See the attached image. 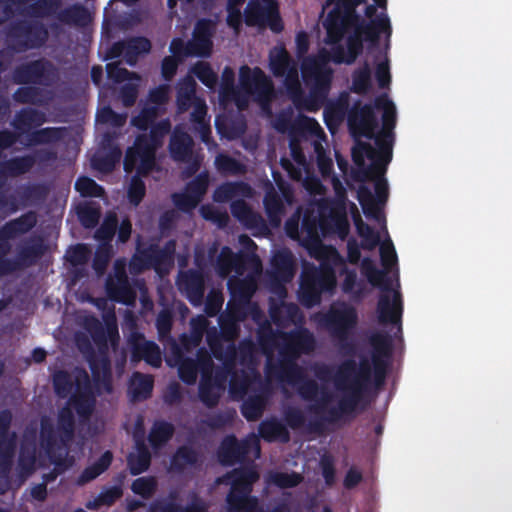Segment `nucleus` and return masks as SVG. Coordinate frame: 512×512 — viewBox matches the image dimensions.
<instances>
[{"label": "nucleus", "mask_w": 512, "mask_h": 512, "mask_svg": "<svg viewBox=\"0 0 512 512\" xmlns=\"http://www.w3.org/2000/svg\"><path fill=\"white\" fill-rule=\"evenodd\" d=\"M125 40V62L130 66L136 64L140 55L149 53L151 50V42L146 37L136 36Z\"/></svg>", "instance_id": "obj_57"}, {"label": "nucleus", "mask_w": 512, "mask_h": 512, "mask_svg": "<svg viewBox=\"0 0 512 512\" xmlns=\"http://www.w3.org/2000/svg\"><path fill=\"white\" fill-rule=\"evenodd\" d=\"M113 461V453L106 450L93 464L87 466L79 475L77 484L84 485L96 479L109 469Z\"/></svg>", "instance_id": "obj_48"}, {"label": "nucleus", "mask_w": 512, "mask_h": 512, "mask_svg": "<svg viewBox=\"0 0 512 512\" xmlns=\"http://www.w3.org/2000/svg\"><path fill=\"white\" fill-rule=\"evenodd\" d=\"M75 190L79 192L82 197H103L105 189L99 185L94 179L88 176H80L75 181Z\"/></svg>", "instance_id": "obj_64"}, {"label": "nucleus", "mask_w": 512, "mask_h": 512, "mask_svg": "<svg viewBox=\"0 0 512 512\" xmlns=\"http://www.w3.org/2000/svg\"><path fill=\"white\" fill-rule=\"evenodd\" d=\"M96 406V397L88 374L84 371L82 378H77L75 391L68 402L58 411L56 426H42L40 437L45 453L52 458L62 460L68 455L70 445L75 437L76 421L73 410L83 423L92 416Z\"/></svg>", "instance_id": "obj_1"}, {"label": "nucleus", "mask_w": 512, "mask_h": 512, "mask_svg": "<svg viewBox=\"0 0 512 512\" xmlns=\"http://www.w3.org/2000/svg\"><path fill=\"white\" fill-rule=\"evenodd\" d=\"M131 359L133 361L144 360L153 367H159L162 361L159 346L153 341L146 340L132 342Z\"/></svg>", "instance_id": "obj_31"}, {"label": "nucleus", "mask_w": 512, "mask_h": 512, "mask_svg": "<svg viewBox=\"0 0 512 512\" xmlns=\"http://www.w3.org/2000/svg\"><path fill=\"white\" fill-rule=\"evenodd\" d=\"M15 131L25 137V146L32 147V106H27L17 112L11 122Z\"/></svg>", "instance_id": "obj_55"}, {"label": "nucleus", "mask_w": 512, "mask_h": 512, "mask_svg": "<svg viewBox=\"0 0 512 512\" xmlns=\"http://www.w3.org/2000/svg\"><path fill=\"white\" fill-rule=\"evenodd\" d=\"M269 67L275 77H284V85L290 93L300 91L298 64L285 47H275L270 51Z\"/></svg>", "instance_id": "obj_14"}, {"label": "nucleus", "mask_w": 512, "mask_h": 512, "mask_svg": "<svg viewBox=\"0 0 512 512\" xmlns=\"http://www.w3.org/2000/svg\"><path fill=\"white\" fill-rule=\"evenodd\" d=\"M321 324L329 331L331 336L338 341L340 349L346 354H352L355 350L350 337L358 323V313L354 306L342 302L331 305L320 320Z\"/></svg>", "instance_id": "obj_9"}, {"label": "nucleus", "mask_w": 512, "mask_h": 512, "mask_svg": "<svg viewBox=\"0 0 512 512\" xmlns=\"http://www.w3.org/2000/svg\"><path fill=\"white\" fill-rule=\"evenodd\" d=\"M123 496V488L120 486H105L92 500L86 502L88 510H98L102 506L110 507Z\"/></svg>", "instance_id": "obj_51"}, {"label": "nucleus", "mask_w": 512, "mask_h": 512, "mask_svg": "<svg viewBox=\"0 0 512 512\" xmlns=\"http://www.w3.org/2000/svg\"><path fill=\"white\" fill-rule=\"evenodd\" d=\"M231 488L226 497L228 512H264L259 499L252 496L253 484L258 480L256 470L237 468L230 473Z\"/></svg>", "instance_id": "obj_8"}, {"label": "nucleus", "mask_w": 512, "mask_h": 512, "mask_svg": "<svg viewBox=\"0 0 512 512\" xmlns=\"http://www.w3.org/2000/svg\"><path fill=\"white\" fill-rule=\"evenodd\" d=\"M199 453L188 445L179 446L170 460V470L182 473L187 466H195L199 462Z\"/></svg>", "instance_id": "obj_45"}, {"label": "nucleus", "mask_w": 512, "mask_h": 512, "mask_svg": "<svg viewBox=\"0 0 512 512\" xmlns=\"http://www.w3.org/2000/svg\"><path fill=\"white\" fill-rule=\"evenodd\" d=\"M134 170L136 171V174L132 176L130 180L127 196L132 205L138 206L146 194V186L141 177L148 176L151 171H147L146 173L142 172L140 160L136 161V167Z\"/></svg>", "instance_id": "obj_49"}, {"label": "nucleus", "mask_w": 512, "mask_h": 512, "mask_svg": "<svg viewBox=\"0 0 512 512\" xmlns=\"http://www.w3.org/2000/svg\"><path fill=\"white\" fill-rule=\"evenodd\" d=\"M272 276L278 281L289 282L294 276V261L289 250L277 251L272 260Z\"/></svg>", "instance_id": "obj_35"}, {"label": "nucleus", "mask_w": 512, "mask_h": 512, "mask_svg": "<svg viewBox=\"0 0 512 512\" xmlns=\"http://www.w3.org/2000/svg\"><path fill=\"white\" fill-rule=\"evenodd\" d=\"M206 341L211 350L212 355L217 360L222 361L225 365H228L235 361L237 352L234 344H229L227 347H224L218 335H212L210 333L207 334Z\"/></svg>", "instance_id": "obj_54"}, {"label": "nucleus", "mask_w": 512, "mask_h": 512, "mask_svg": "<svg viewBox=\"0 0 512 512\" xmlns=\"http://www.w3.org/2000/svg\"><path fill=\"white\" fill-rule=\"evenodd\" d=\"M32 169V154L24 157H14L0 163V188L4 186L7 177L20 176Z\"/></svg>", "instance_id": "obj_38"}, {"label": "nucleus", "mask_w": 512, "mask_h": 512, "mask_svg": "<svg viewBox=\"0 0 512 512\" xmlns=\"http://www.w3.org/2000/svg\"><path fill=\"white\" fill-rule=\"evenodd\" d=\"M239 82L242 89L260 101H268L272 92L273 85L266 74L258 67L251 69L248 66H242L239 73Z\"/></svg>", "instance_id": "obj_18"}, {"label": "nucleus", "mask_w": 512, "mask_h": 512, "mask_svg": "<svg viewBox=\"0 0 512 512\" xmlns=\"http://www.w3.org/2000/svg\"><path fill=\"white\" fill-rule=\"evenodd\" d=\"M336 276L325 274L316 266L305 265L300 276L299 300L307 308L321 303L324 293H332L336 287Z\"/></svg>", "instance_id": "obj_10"}, {"label": "nucleus", "mask_w": 512, "mask_h": 512, "mask_svg": "<svg viewBox=\"0 0 512 512\" xmlns=\"http://www.w3.org/2000/svg\"><path fill=\"white\" fill-rule=\"evenodd\" d=\"M168 150L175 161H189L194 154V140L183 127L177 125L170 136Z\"/></svg>", "instance_id": "obj_24"}, {"label": "nucleus", "mask_w": 512, "mask_h": 512, "mask_svg": "<svg viewBox=\"0 0 512 512\" xmlns=\"http://www.w3.org/2000/svg\"><path fill=\"white\" fill-rule=\"evenodd\" d=\"M59 80V70L45 59L34 60V85L53 86Z\"/></svg>", "instance_id": "obj_44"}, {"label": "nucleus", "mask_w": 512, "mask_h": 512, "mask_svg": "<svg viewBox=\"0 0 512 512\" xmlns=\"http://www.w3.org/2000/svg\"><path fill=\"white\" fill-rule=\"evenodd\" d=\"M11 413L0 412V477H7L12 469L16 451V436L10 433Z\"/></svg>", "instance_id": "obj_19"}, {"label": "nucleus", "mask_w": 512, "mask_h": 512, "mask_svg": "<svg viewBox=\"0 0 512 512\" xmlns=\"http://www.w3.org/2000/svg\"><path fill=\"white\" fill-rule=\"evenodd\" d=\"M230 211L234 218L244 224L247 228H258L264 226L262 216L254 212L249 204L243 199H237L231 202Z\"/></svg>", "instance_id": "obj_37"}, {"label": "nucleus", "mask_w": 512, "mask_h": 512, "mask_svg": "<svg viewBox=\"0 0 512 512\" xmlns=\"http://www.w3.org/2000/svg\"><path fill=\"white\" fill-rule=\"evenodd\" d=\"M356 167H357V173H356L357 179H359L361 181L374 180V189H375V193H376L375 200L378 201V203L384 205L387 202L388 196H389L388 183L384 177L386 173L380 174L379 171L373 170V171L369 172L368 174H364L362 171L365 168L371 167V164L367 165L365 163L364 167H360V166H356Z\"/></svg>", "instance_id": "obj_43"}, {"label": "nucleus", "mask_w": 512, "mask_h": 512, "mask_svg": "<svg viewBox=\"0 0 512 512\" xmlns=\"http://www.w3.org/2000/svg\"><path fill=\"white\" fill-rule=\"evenodd\" d=\"M374 107L383 110L382 129L378 133L375 132L374 137L376 148L369 142L356 139L351 151L355 166L364 167L365 158L371 161V167L362 171L364 174L373 170L379 171L380 174L386 173L393 157L394 128L397 120L395 105L387 95H380L375 98Z\"/></svg>", "instance_id": "obj_3"}, {"label": "nucleus", "mask_w": 512, "mask_h": 512, "mask_svg": "<svg viewBox=\"0 0 512 512\" xmlns=\"http://www.w3.org/2000/svg\"><path fill=\"white\" fill-rule=\"evenodd\" d=\"M171 501L168 502H157L151 505V512H207V503L200 498L196 493L191 496V501L186 505L182 506L177 504L173 500L177 498L175 492L169 494Z\"/></svg>", "instance_id": "obj_30"}, {"label": "nucleus", "mask_w": 512, "mask_h": 512, "mask_svg": "<svg viewBox=\"0 0 512 512\" xmlns=\"http://www.w3.org/2000/svg\"><path fill=\"white\" fill-rule=\"evenodd\" d=\"M332 76L333 72L329 68L310 81L312 85L305 102L308 111H316L324 104L331 88Z\"/></svg>", "instance_id": "obj_25"}, {"label": "nucleus", "mask_w": 512, "mask_h": 512, "mask_svg": "<svg viewBox=\"0 0 512 512\" xmlns=\"http://www.w3.org/2000/svg\"><path fill=\"white\" fill-rule=\"evenodd\" d=\"M210 184V176L208 171H202L192 180L186 183L184 190L193 196L197 201L201 202L207 193Z\"/></svg>", "instance_id": "obj_63"}, {"label": "nucleus", "mask_w": 512, "mask_h": 512, "mask_svg": "<svg viewBox=\"0 0 512 512\" xmlns=\"http://www.w3.org/2000/svg\"><path fill=\"white\" fill-rule=\"evenodd\" d=\"M214 164L222 175H241L246 172V166L242 162L226 153H219Z\"/></svg>", "instance_id": "obj_62"}, {"label": "nucleus", "mask_w": 512, "mask_h": 512, "mask_svg": "<svg viewBox=\"0 0 512 512\" xmlns=\"http://www.w3.org/2000/svg\"><path fill=\"white\" fill-rule=\"evenodd\" d=\"M354 29L356 34L361 38L364 36L365 39L370 41L373 46L378 45L381 33H385L387 38H390L392 34L390 20L385 14L377 16L370 21H365L359 18V22L354 25Z\"/></svg>", "instance_id": "obj_23"}, {"label": "nucleus", "mask_w": 512, "mask_h": 512, "mask_svg": "<svg viewBox=\"0 0 512 512\" xmlns=\"http://www.w3.org/2000/svg\"><path fill=\"white\" fill-rule=\"evenodd\" d=\"M284 425L276 417L263 420L258 427L259 436L266 442L272 443L277 440L287 443L290 440V433L287 429H301L306 422L304 413L298 407H289L284 411Z\"/></svg>", "instance_id": "obj_12"}, {"label": "nucleus", "mask_w": 512, "mask_h": 512, "mask_svg": "<svg viewBox=\"0 0 512 512\" xmlns=\"http://www.w3.org/2000/svg\"><path fill=\"white\" fill-rule=\"evenodd\" d=\"M139 254L138 260L145 268H158L162 265H167L168 262L162 253V249L155 243L148 245L145 248H137Z\"/></svg>", "instance_id": "obj_60"}, {"label": "nucleus", "mask_w": 512, "mask_h": 512, "mask_svg": "<svg viewBox=\"0 0 512 512\" xmlns=\"http://www.w3.org/2000/svg\"><path fill=\"white\" fill-rule=\"evenodd\" d=\"M357 22H359L358 14H352L335 3L323 21V27L326 30L325 43L329 45L340 43Z\"/></svg>", "instance_id": "obj_15"}, {"label": "nucleus", "mask_w": 512, "mask_h": 512, "mask_svg": "<svg viewBox=\"0 0 512 512\" xmlns=\"http://www.w3.org/2000/svg\"><path fill=\"white\" fill-rule=\"evenodd\" d=\"M227 286L230 292V296L249 302L251 301V298L257 289L255 280L250 277H232L228 280Z\"/></svg>", "instance_id": "obj_53"}, {"label": "nucleus", "mask_w": 512, "mask_h": 512, "mask_svg": "<svg viewBox=\"0 0 512 512\" xmlns=\"http://www.w3.org/2000/svg\"><path fill=\"white\" fill-rule=\"evenodd\" d=\"M357 200L360 203L363 213L366 217L379 221L381 214V205L375 200L369 187L360 185L357 190Z\"/></svg>", "instance_id": "obj_52"}, {"label": "nucleus", "mask_w": 512, "mask_h": 512, "mask_svg": "<svg viewBox=\"0 0 512 512\" xmlns=\"http://www.w3.org/2000/svg\"><path fill=\"white\" fill-rule=\"evenodd\" d=\"M263 205L270 223L278 226L285 212V206L282 197L272 186L265 192Z\"/></svg>", "instance_id": "obj_42"}, {"label": "nucleus", "mask_w": 512, "mask_h": 512, "mask_svg": "<svg viewBox=\"0 0 512 512\" xmlns=\"http://www.w3.org/2000/svg\"><path fill=\"white\" fill-rule=\"evenodd\" d=\"M32 265V238L27 239L16 258L0 257V277Z\"/></svg>", "instance_id": "obj_33"}, {"label": "nucleus", "mask_w": 512, "mask_h": 512, "mask_svg": "<svg viewBox=\"0 0 512 512\" xmlns=\"http://www.w3.org/2000/svg\"><path fill=\"white\" fill-rule=\"evenodd\" d=\"M361 273L367 278L372 286L381 287L383 290L390 289V282L387 273L379 270L373 260L365 257L361 262Z\"/></svg>", "instance_id": "obj_56"}, {"label": "nucleus", "mask_w": 512, "mask_h": 512, "mask_svg": "<svg viewBox=\"0 0 512 512\" xmlns=\"http://www.w3.org/2000/svg\"><path fill=\"white\" fill-rule=\"evenodd\" d=\"M154 379L151 375L135 372L130 380L129 392L133 401H144L151 397Z\"/></svg>", "instance_id": "obj_41"}, {"label": "nucleus", "mask_w": 512, "mask_h": 512, "mask_svg": "<svg viewBox=\"0 0 512 512\" xmlns=\"http://www.w3.org/2000/svg\"><path fill=\"white\" fill-rule=\"evenodd\" d=\"M32 230V210H28L22 217L5 223L0 228V240L14 239Z\"/></svg>", "instance_id": "obj_46"}, {"label": "nucleus", "mask_w": 512, "mask_h": 512, "mask_svg": "<svg viewBox=\"0 0 512 512\" xmlns=\"http://www.w3.org/2000/svg\"><path fill=\"white\" fill-rule=\"evenodd\" d=\"M247 261L259 262L256 255L235 254L230 247L224 246L216 259L217 273L222 277H226L232 270L240 272L245 268Z\"/></svg>", "instance_id": "obj_27"}, {"label": "nucleus", "mask_w": 512, "mask_h": 512, "mask_svg": "<svg viewBox=\"0 0 512 512\" xmlns=\"http://www.w3.org/2000/svg\"><path fill=\"white\" fill-rule=\"evenodd\" d=\"M357 369L356 361L353 359L344 360L336 370L334 385L338 391L343 392L337 405L330 407L324 421L335 423L345 418L354 417L357 408L363 398L368 384L371 383L372 369L367 358L360 360L357 375L349 381V377Z\"/></svg>", "instance_id": "obj_4"}, {"label": "nucleus", "mask_w": 512, "mask_h": 512, "mask_svg": "<svg viewBox=\"0 0 512 512\" xmlns=\"http://www.w3.org/2000/svg\"><path fill=\"white\" fill-rule=\"evenodd\" d=\"M244 21L249 27L268 26L273 33H281L284 29L283 20L277 6H263L259 0H250L244 10Z\"/></svg>", "instance_id": "obj_17"}, {"label": "nucleus", "mask_w": 512, "mask_h": 512, "mask_svg": "<svg viewBox=\"0 0 512 512\" xmlns=\"http://www.w3.org/2000/svg\"><path fill=\"white\" fill-rule=\"evenodd\" d=\"M249 304V301L230 296L226 305V313L225 315L220 316V325L222 330L225 331L228 324L235 330L236 323L246 319Z\"/></svg>", "instance_id": "obj_34"}, {"label": "nucleus", "mask_w": 512, "mask_h": 512, "mask_svg": "<svg viewBox=\"0 0 512 512\" xmlns=\"http://www.w3.org/2000/svg\"><path fill=\"white\" fill-rule=\"evenodd\" d=\"M369 344L372 347L371 362L388 363L392 352L391 337L387 333L374 332L369 336Z\"/></svg>", "instance_id": "obj_40"}, {"label": "nucleus", "mask_w": 512, "mask_h": 512, "mask_svg": "<svg viewBox=\"0 0 512 512\" xmlns=\"http://www.w3.org/2000/svg\"><path fill=\"white\" fill-rule=\"evenodd\" d=\"M107 296L114 302L132 305L136 300V292L131 287L125 273L116 274L115 278L109 277L106 281Z\"/></svg>", "instance_id": "obj_26"}, {"label": "nucleus", "mask_w": 512, "mask_h": 512, "mask_svg": "<svg viewBox=\"0 0 512 512\" xmlns=\"http://www.w3.org/2000/svg\"><path fill=\"white\" fill-rule=\"evenodd\" d=\"M57 158V150L50 146L34 147V227L55 226L63 214L64 207L57 197L46 202L57 186Z\"/></svg>", "instance_id": "obj_2"}, {"label": "nucleus", "mask_w": 512, "mask_h": 512, "mask_svg": "<svg viewBox=\"0 0 512 512\" xmlns=\"http://www.w3.org/2000/svg\"><path fill=\"white\" fill-rule=\"evenodd\" d=\"M175 427L166 420H155L148 433L147 440L152 450L157 453L173 438Z\"/></svg>", "instance_id": "obj_32"}, {"label": "nucleus", "mask_w": 512, "mask_h": 512, "mask_svg": "<svg viewBox=\"0 0 512 512\" xmlns=\"http://www.w3.org/2000/svg\"><path fill=\"white\" fill-rule=\"evenodd\" d=\"M214 26L213 21L207 18L199 19L196 22L192 39L189 40V46L192 47L195 56L205 58L211 55Z\"/></svg>", "instance_id": "obj_22"}, {"label": "nucleus", "mask_w": 512, "mask_h": 512, "mask_svg": "<svg viewBox=\"0 0 512 512\" xmlns=\"http://www.w3.org/2000/svg\"><path fill=\"white\" fill-rule=\"evenodd\" d=\"M177 284L192 305L202 303L205 293V279L200 270L188 269L181 272Z\"/></svg>", "instance_id": "obj_21"}, {"label": "nucleus", "mask_w": 512, "mask_h": 512, "mask_svg": "<svg viewBox=\"0 0 512 512\" xmlns=\"http://www.w3.org/2000/svg\"><path fill=\"white\" fill-rule=\"evenodd\" d=\"M249 191L250 186L245 182H226L215 189L213 199L218 203H225L236 196L246 195Z\"/></svg>", "instance_id": "obj_50"}, {"label": "nucleus", "mask_w": 512, "mask_h": 512, "mask_svg": "<svg viewBox=\"0 0 512 512\" xmlns=\"http://www.w3.org/2000/svg\"><path fill=\"white\" fill-rule=\"evenodd\" d=\"M62 0H34V18L54 17L61 24L84 27L90 20L89 10L81 3L62 9Z\"/></svg>", "instance_id": "obj_11"}, {"label": "nucleus", "mask_w": 512, "mask_h": 512, "mask_svg": "<svg viewBox=\"0 0 512 512\" xmlns=\"http://www.w3.org/2000/svg\"><path fill=\"white\" fill-rule=\"evenodd\" d=\"M316 348V340L307 328L293 329L280 333L278 344V360L274 361L268 357L265 373L271 377L284 372L301 374L302 366L297 360L303 354H310Z\"/></svg>", "instance_id": "obj_5"}, {"label": "nucleus", "mask_w": 512, "mask_h": 512, "mask_svg": "<svg viewBox=\"0 0 512 512\" xmlns=\"http://www.w3.org/2000/svg\"><path fill=\"white\" fill-rule=\"evenodd\" d=\"M113 461V453L106 450L93 464L87 466L79 475L77 484L84 485L96 479L109 469Z\"/></svg>", "instance_id": "obj_47"}, {"label": "nucleus", "mask_w": 512, "mask_h": 512, "mask_svg": "<svg viewBox=\"0 0 512 512\" xmlns=\"http://www.w3.org/2000/svg\"><path fill=\"white\" fill-rule=\"evenodd\" d=\"M266 407V398L262 394H255L245 399L241 405V414L247 421H257L263 415Z\"/></svg>", "instance_id": "obj_59"}, {"label": "nucleus", "mask_w": 512, "mask_h": 512, "mask_svg": "<svg viewBox=\"0 0 512 512\" xmlns=\"http://www.w3.org/2000/svg\"><path fill=\"white\" fill-rule=\"evenodd\" d=\"M69 129L67 127H45L34 129V147L39 145L56 144L66 138Z\"/></svg>", "instance_id": "obj_58"}, {"label": "nucleus", "mask_w": 512, "mask_h": 512, "mask_svg": "<svg viewBox=\"0 0 512 512\" xmlns=\"http://www.w3.org/2000/svg\"><path fill=\"white\" fill-rule=\"evenodd\" d=\"M371 88V68L370 65L365 62L362 67L355 69L352 73V84L350 89L356 94L365 95L371 90Z\"/></svg>", "instance_id": "obj_61"}, {"label": "nucleus", "mask_w": 512, "mask_h": 512, "mask_svg": "<svg viewBox=\"0 0 512 512\" xmlns=\"http://www.w3.org/2000/svg\"><path fill=\"white\" fill-rule=\"evenodd\" d=\"M314 249L311 254L320 262L316 269L331 276H336L335 268L344 264V259L338 250L331 245H324L321 241L311 246Z\"/></svg>", "instance_id": "obj_29"}, {"label": "nucleus", "mask_w": 512, "mask_h": 512, "mask_svg": "<svg viewBox=\"0 0 512 512\" xmlns=\"http://www.w3.org/2000/svg\"><path fill=\"white\" fill-rule=\"evenodd\" d=\"M196 82L192 77H185L176 86V106L178 113H185L199 99L196 97Z\"/></svg>", "instance_id": "obj_39"}, {"label": "nucleus", "mask_w": 512, "mask_h": 512, "mask_svg": "<svg viewBox=\"0 0 512 512\" xmlns=\"http://www.w3.org/2000/svg\"><path fill=\"white\" fill-rule=\"evenodd\" d=\"M273 127L280 133L289 132L291 136L314 134L321 129L314 118L302 116L293 121L291 114L287 112H281L275 117Z\"/></svg>", "instance_id": "obj_20"}, {"label": "nucleus", "mask_w": 512, "mask_h": 512, "mask_svg": "<svg viewBox=\"0 0 512 512\" xmlns=\"http://www.w3.org/2000/svg\"><path fill=\"white\" fill-rule=\"evenodd\" d=\"M276 379L281 382H286L287 384L296 388L299 396L305 401H313L316 399L318 393L321 394V399L316 404L309 406V411L314 414H321L323 412H327L329 409L325 410V405L331 400V395L327 392L324 387H320L318 382L315 379L309 378L302 367L301 374H292V372H284L277 375H274ZM327 415L325 413L320 419L311 420L307 424V429L309 432L321 433L324 429V424L328 423L324 421L323 418Z\"/></svg>", "instance_id": "obj_7"}, {"label": "nucleus", "mask_w": 512, "mask_h": 512, "mask_svg": "<svg viewBox=\"0 0 512 512\" xmlns=\"http://www.w3.org/2000/svg\"><path fill=\"white\" fill-rule=\"evenodd\" d=\"M25 16L23 24L13 25L8 33L9 41L12 35H23V48L19 51L32 48V0H0V24H3L15 16Z\"/></svg>", "instance_id": "obj_13"}, {"label": "nucleus", "mask_w": 512, "mask_h": 512, "mask_svg": "<svg viewBox=\"0 0 512 512\" xmlns=\"http://www.w3.org/2000/svg\"><path fill=\"white\" fill-rule=\"evenodd\" d=\"M403 307L401 295L395 292L393 299L382 294L377 303L378 320L381 324H398L401 322Z\"/></svg>", "instance_id": "obj_28"}, {"label": "nucleus", "mask_w": 512, "mask_h": 512, "mask_svg": "<svg viewBox=\"0 0 512 512\" xmlns=\"http://www.w3.org/2000/svg\"><path fill=\"white\" fill-rule=\"evenodd\" d=\"M246 448L234 435L227 436L218 450V458L221 464L232 466L244 458Z\"/></svg>", "instance_id": "obj_36"}, {"label": "nucleus", "mask_w": 512, "mask_h": 512, "mask_svg": "<svg viewBox=\"0 0 512 512\" xmlns=\"http://www.w3.org/2000/svg\"><path fill=\"white\" fill-rule=\"evenodd\" d=\"M149 133L139 134L126 151L123 167L126 173H132L136 167V161H141V170L146 173L153 171L156 166V152L163 145L164 138L171 130V122L168 118L154 123Z\"/></svg>", "instance_id": "obj_6"}, {"label": "nucleus", "mask_w": 512, "mask_h": 512, "mask_svg": "<svg viewBox=\"0 0 512 512\" xmlns=\"http://www.w3.org/2000/svg\"><path fill=\"white\" fill-rule=\"evenodd\" d=\"M347 123L355 138L374 139L375 131L378 128L374 107L371 104L362 105L360 100L356 101L349 110Z\"/></svg>", "instance_id": "obj_16"}]
</instances>
